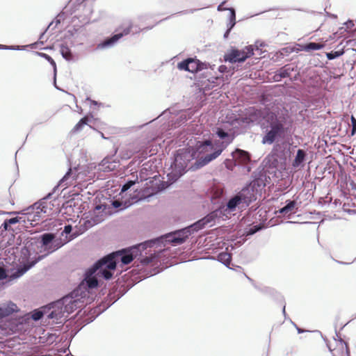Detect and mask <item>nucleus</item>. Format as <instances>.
<instances>
[{
    "instance_id": "6ab92c4d",
    "label": "nucleus",
    "mask_w": 356,
    "mask_h": 356,
    "mask_svg": "<svg viewBox=\"0 0 356 356\" xmlns=\"http://www.w3.org/2000/svg\"><path fill=\"white\" fill-rule=\"evenodd\" d=\"M18 307L16 304L11 301L3 302L0 305V320L6 318L12 314L17 312Z\"/></svg>"
},
{
    "instance_id": "4c0bfd02",
    "label": "nucleus",
    "mask_w": 356,
    "mask_h": 356,
    "mask_svg": "<svg viewBox=\"0 0 356 356\" xmlns=\"http://www.w3.org/2000/svg\"><path fill=\"white\" fill-rule=\"evenodd\" d=\"M341 346V356H350V350L348 343L340 339ZM332 356H337V353H332Z\"/></svg>"
},
{
    "instance_id": "e433bc0d",
    "label": "nucleus",
    "mask_w": 356,
    "mask_h": 356,
    "mask_svg": "<svg viewBox=\"0 0 356 356\" xmlns=\"http://www.w3.org/2000/svg\"><path fill=\"white\" fill-rule=\"evenodd\" d=\"M133 177H136L134 180H127L122 186L121 188V193L127 192L129 189H130L136 182H138V176L133 175Z\"/></svg>"
},
{
    "instance_id": "7ed1b4c3",
    "label": "nucleus",
    "mask_w": 356,
    "mask_h": 356,
    "mask_svg": "<svg viewBox=\"0 0 356 356\" xmlns=\"http://www.w3.org/2000/svg\"><path fill=\"white\" fill-rule=\"evenodd\" d=\"M85 296L86 294L80 293V289H76L70 294L54 302L47 314L48 318L56 320V323H61L69 314L82 307L81 299Z\"/></svg>"
},
{
    "instance_id": "f704fd0d",
    "label": "nucleus",
    "mask_w": 356,
    "mask_h": 356,
    "mask_svg": "<svg viewBox=\"0 0 356 356\" xmlns=\"http://www.w3.org/2000/svg\"><path fill=\"white\" fill-rule=\"evenodd\" d=\"M35 54L37 55H38L39 56L47 60V61H48L51 64V65L53 67V69H54V78H55L56 76L57 69H56V62L54 61V60L49 55H48L45 53L36 51Z\"/></svg>"
},
{
    "instance_id": "f03ea898",
    "label": "nucleus",
    "mask_w": 356,
    "mask_h": 356,
    "mask_svg": "<svg viewBox=\"0 0 356 356\" xmlns=\"http://www.w3.org/2000/svg\"><path fill=\"white\" fill-rule=\"evenodd\" d=\"M261 128L263 131L261 140L263 145H273L284 139L291 134V129L286 119L271 111L267 112L264 116Z\"/></svg>"
},
{
    "instance_id": "0e129e2a",
    "label": "nucleus",
    "mask_w": 356,
    "mask_h": 356,
    "mask_svg": "<svg viewBox=\"0 0 356 356\" xmlns=\"http://www.w3.org/2000/svg\"><path fill=\"white\" fill-rule=\"evenodd\" d=\"M86 100L90 101V103H91L92 104H93V105H97V104H98V102H97V101H95V100H92V99H90L89 97H88V98L86 99Z\"/></svg>"
},
{
    "instance_id": "7c9ffc66",
    "label": "nucleus",
    "mask_w": 356,
    "mask_h": 356,
    "mask_svg": "<svg viewBox=\"0 0 356 356\" xmlns=\"http://www.w3.org/2000/svg\"><path fill=\"white\" fill-rule=\"evenodd\" d=\"M60 54L62 55L63 58L65 59L67 61L73 60L74 56L71 51V49L67 46L62 44L60 46Z\"/></svg>"
},
{
    "instance_id": "b1692460",
    "label": "nucleus",
    "mask_w": 356,
    "mask_h": 356,
    "mask_svg": "<svg viewBox=\"0 0 356 356\" xmlns=\"http://www.w3.org/2000/svg\"><path fill=\"white\" fill-rule=\"evenodd\" d=\"M172 171L168 174V181L170 184H172L177 181L186 172L181 171L180 169L176 168L172 164L171 165Z\"/></svg>"
},
{
    "instance_id": "473e14b6",
    "label": "nucleus",
    "mask_w": 356,
    "mask_h": 356,
    "mask_svg": "<svg viewBox=\"0 0 356 356\" xmlns=\"http://www.w3.org/2000/svg\"><path fill=\"white\" fill-rule=\"evenodd\" d=\"M90 121V118H88V116H84L74 127V128L72 130V132L76 133V132L80 131L81 130H82L83 127L85 125L88 124V122Z\"/></svg>"
},
{
    "instance_id": "09e8293b",
    "label": "nucleus",
    "mask_w": 356,
    "mask_h": 356,
    "mask_svg": "<svg viewBox=\"0 0 356 356\" xmlns=\"http://www.w3.org/2000/svg\"><path fill=\"white\" fill-rule=\"evenodd\" d=\"M280 72H279V70H277L275 72V74L273 76V79L275 81H277V82H279L282 79H284V77H281L280 76Z\"/></svg>"
},
{
    "instance_id": "4d7b16f0",
    "label": "nucleus",
    "mask_w": 356,
    "mask_h": 356,
    "mask_svg": "<svg viewBox=\"0 0 356 356\" xmlns=\"http://www.w3.org/2000/svg\"><path fill=\"white\" fill-rule=\"evenodd\" d=\"M10 225L7 223V220H5L2 224V227L5 230H8L10 227Z\"/></svg>"
},
{
    "instance_id": "0eeeda50",
    "label": "nucleus",
    "mask_w": 356,
    "mask_h": 356,
    "mask_svg": "<svg viewBox=\"0 0 356 356\" xmlns=\"http://www.w3.org/2000/svg\"><path fill=\"white\" fill-rule=\"evenodd\" d=\"M191 235V231L186 227L156 238H154L153 240H156L154 241V245L161 243L164 245H165V243H171L173 245H177L184 243Z\"/></svg>"
},
{
    "instance_id": "4468645a",
    "label": "nucleus",
    "mask_w": 356,
    "mask_h": 356,
    "mask_svg": "<svg viewBox=\"0 0 356 356\" xmlns=\"http://www.w3.org/2000/svg\"><path fill=\"white\" fill-rule=\"evenodd\" d=\"M111 211L110 206L105 202H100L99 204L95 205L93 210L90 212V216L93 218L95 221L97 219L99 220V223L102 222L106 216L111 215Z\"/></svg>"
},
{
    "instance_id": "f8f14e48",
    "label": "nucleus",
    "mask_w": 356,
    "mask_h": 356,
    "mask_svg": "<svg viewBox=\"0 0 356 356\" xmlns=\"http://www.w3.org/2000/svg\"><path fill=\"white\" fill-rule=\"evenodd\" d=\"M219 216V211L216 210L209 213L208 215L204 216V218L198 220L194 223L191 224L189 226H187L189 231H191V234H193L194 232H198L199 230L204 228L207 225L211 223Z\"/></svg>"
},
{
    "instance_id": "338daca9",
    "label": "nucleus",
    "mask_w": 356,
    "mask_h": 356,
    "mask_svg": "<svg viewBox=\"0 0 356 356\" xmlns=\"http://www.w3.org/2000/svg\"><path fill=\"white\" fill-rule=\"evenodd\" d=\"M47 29H48L47 28V29H45V31H44V32H42V33L40 34V40H41V39L43 38V36H44V35L45 34V32L47 31Z\"/></svg>"
},
{
    "instance_id": "c9c22d12",
    "label": "nucleus",
    "mask_w": 356,
    "mask_h": 356,
    "mask_svg": "<svg viewBox=\"0 0 356 356\" xmlns=\"http://www.w3.org/2000/svg\"><path fill=\"white\" fill-rule=\"evenodd\" d=\"M227 10L229 11V23L227 26H229L230 28H234L236 24V10L234 8H228Z\"/></svg>"
},
{
    "instance_id": "864d4df0",
    "label": "nucleus",
    "mask_w": 356,
    "mask_h": 356,
    "mask_svg": "<svg viewBox=\"0 0 356 356\" xmlns=\"http://www.w3.org/2000/svg\"><path fill=\"white\" fill-rule=\"evenodd\" d=\"M218 71L220 73H225L226 72H227V67L226 65H221L218 67Z\"/></svg>"
},
{
    "instance_id": "a211bd4d",
    "label": "nucleus",
    "mask_w": 356,
    "mask_h": 356,
    "mask_svg": "<svg viewBox=\"0 0 356 356\" xmlns=\"http://www.w3.org/2000/svg\"><path fill=\"white\" fill-rule=\"evenodd\" d=\"M83 222L81 223V220L79 222V230L75 231L72 236V238L78 236L79 235L84 233L86 232L88 229L92 227L93 226L97 225L99 223V220L97 219L96 221L93 219L92 217L90 216V218L88 217H86V218L83 219Z\"/></svg>"
},
{
    "instance_id": "2f4dec72",
    "label": "nucleus",
    "mask_w": 356,
    "mask_h": 356,
    "mask_svg": "<svg viewBox=\"0 0 356 356\" xmlns=\"http://www.w3.org/2000/svg\"><path fill=\"white\" fill-rule=\"evenodd\" d=\"M278 70L280 72L281 77L286 78L289 77L291 72L296 70V67H293L291 65L287 64L280 67Z\"/></svg>"
},
{
    "instance_id": "1a4fd4ad",
    "label": "nucleus",
    "mask_w": 356,
    "mask_h": 356,
    "mask_svg": "<svg viewBox=\"0 0 356 356\" xmlns=\"http://www.w3.org/2000/svg\"><path fill=\"white\" fill-rule=\"evenodd\" d=\"M193 159L197 160V157L193 147L182 148L176 152L172 164L181 171L186 172L188 163Z\"/></svg>"
},
{
    "instance_id": "8fccbe9b",
    "label": "nucleus",
    "mask_w": 356,
    "mask_h": 356,
    "mask_svg": "<svg viewBox=\"0 0 356 356\" xmlns=\"http://www.w3.org/2000/svg\"><path fill=\"white\" fill-rule=\"evenodd\" d=\"M60 15H58L54 21H52L49 24V26H47V29H49L50 26L54 24L55 23L56 24V26L59 24L60 23Z\"/></svg>"
},
{
    "instance_id": "680f3d73",
    "label": "nucleus",
    "mask_w": 356,
    "mask_h": 356,
    "mask_svg": "<svg viewBox=\"0 0 356 356\" xmlns=\"http://www.w3.org/2000/svg\"><path fill=\"white\" fill-rule=\"evenodd\" d=\"M325 13H326V15L327 17H332V18H334V19L337 18V15H334V14H332V13H328V12H326V11H325Z\"/></svg>"
},
{
    "instance_id": "c756f323",
    "label": "nucleus",
    "mask_w": 356,
    "mask_h": 356,
    "mask_svg": "<svg viewBox=\"0 0 356 356\" xmlns=\"http://www.w3.org/2000/svg\"><path fill=\"white\" fill-rule=\"evenodd\" d=\"M27 212L25 213L27 217V220L31 222V224L33 225V222H36L40 220L41 218L42 213L39 210H27Z\"/></svg>"
},
{
    "instance_id": "6e6d98bb",
    "label": "nucleus",
    "mask_w": 356,
    "mask_h": 356,
    "mask_svg": "<svg viewBox=\"0 0 356 356\" xmlns=\"http://www.w3.org/2000/svg\"><path fill=\"white\" fill-rule=\"evenodd\" d=\"M225 3V1H224L222 3L218 6L217 10L218 11H222V10H227L228 8H224L223 4Z\"/></svg>"
},
{
    "instance_id": "2eb2a0df",
    "label": "nucleus",
    "mask_w": 356,
    "mask_h": 356,
    "mask_svg": "<svg viewBox=\"0 0 356 356\" xmlns=\"http://www.w3.org/2000/svg\"><path fill=\"white\" fill-rule=\"evenodd\" d=\"M254 185L250 184L243 187L241 191L238 193L239 197L243 202L245 207L249 206V204L257 199L256 193L254 191Z\"/></svg>"
},
{
    "instance_id": "a19ab883",
    "label": "nucleus",
    "mask_w": 356,
    "mask_h": 356,
    "mask_svg": "<svg viewBox=\"0 0 356 356\" xmlns=\"http://www.w3.org/2000/svg\"><path fill=\"white\" fill-rule=\"evenodd\" d=\"M44 314L42 311L35 309L32 312L31 318L33 321H37L42 319L44 316Z\"/></svg>"
},
{
    "instance_id": "9d476101",
    "label": "nucleus",
    "mask_w": 356,
    "mask_h": 356,
    "mask_svg": "<svg viewBox=\"0 0 356 356\" xmlns=\"http://www.w3.org/2000/svg\"><path fill=\"white\" fill-rule=\"evenodd\" d=\"M252 55H254V49L251 45L246 47L243 50L232 48L225 54L224 60L230 63H243Z\"/></svg>"
},
{
    "instance_id": "a878e982",
    "label": "nucleus",
    "mask_w": 356,
    "mask_h": 356,
    "mask_svg": "<svg viewBox=\"0 0 356 356\" xmlns=\"http://www.w3.org/2000/svg\"><path fill=\"white\" fill-rule=\"evenodd\" d=\"M296 206V202L291 200H287L285 202V205L282 207V208L279 209L277 213L282 214V215H286L289 213H291L293 210L295 209Z\"/></svg>"
},
{
    "instance_id": "4be33fe9",
    "label": "nucleus",
    "mask_w": 356,
    "mask_h": 356,
    "mask_svg": "<svg viewBox=\"0 0 356 356\" xmlns=\"http://www.w3.org/2000/svg\"><path fill=\"white\" fill-rule=\"evenodd\" d=\"M232 156L235 161L234 165L245 163L250 159L249 153L241 149H236L232 152Z\"/></svg>"
},
{
    "instance_id": "79ce46f5",
    "label": "nucleus",
    "mask_w": 356,
    "mask_h": 356,
    "mask_svg": "<svg viewBox=\"0 0 356 356\" xmlns=\"http://www.w3.org/2000/svg\"><path fill=\"white\" fill-rule=\"evenodd\" d=\"M102 167L104 168V170H106V171H111V170H113L115 168V164L113 165L112 163H109L106 159H104L102 161Z\"/></svg>"
},
{
    "instance_id": "603ef678",
    "label": "nucleus",
    "mask_w": 356,
    "mask_h": 356,
    "mask_svg": "<svg viewBox=\"0 0 356 356\" xmlns=\"http://www.w3.org/2000/svg\"><path fill=\"white\" fill-rule=\"evenodd\" d=\"M262 291L264 292V293H269L270 295H273L274 293H277V292L274 289H273L271 288H268V287H266L265 289H264L262 290Z\"/></svg>"
},
{
    "instance_id": "bb28decb",
    "label": "nucleus",
    "mask_w": 356,
    "mask_h": 356,
    "mask_svg": "<svg viewBox=\"0 0 356 356\" xmlns=\"http://www.w3.org/2000/svg\"><path fill=\"white\" fill-rule=\"evenodd\" d=\"M158 257L159 256L158 254H156V251H154V252L152 253L151 250H149V255L143 257L140 259L141 265L143 267L147 266L151 264L154 265L155 262L158 260Z\"/></svg>"
},
{
    "instance_id": "20e7f679",
    "label": "nucleus",
    "mask_w": 356,
    "mask_h": 356,
    "mask_svg": "<svg viewBox=\"0 0 356 356\" xmlns=\"http://www.w3.org/2000/svg\"><path fill=\"white\" fill-rule=\"evenodd\" d=\"M156 240H149L131 247L121 249L113 252L102 259L106 264V267L113 275L116 269L117 264L120 261L123 265L130 264L138 255H142V252L147 249L154 246Z\"/></svg>"
},
{
    "instance_id": "e2e57ef3",
    "label": "nucleus",
    "mask_w": 356,
    "mask_h": 356,
    "mask_svg": "<svg viewBox=\"0 0 356 356\" xmlns=\"http://www.w3.org/2000/svg\"><path fill=\"white\" fill-rule=\"evenodd\" d=\"M159 273V270H157L156 268H154L153 269V272H152V273H150L149 276H152V275H156V274H157V273Z\"/></svg>"
},
{
    "instance_id": "412c9836",
    "label": "nucleus",
    "mask_w": 356,
    "mask_h": 356,
    "mask_svg": "<svg viewBox=\"0 0 356 356\" xmlns=\"http://www.w3.org/2000/svg\"><path fill=\"white\" fill-rule=\"evenodd\" d=\"M239 206L245 207V204L241 198L239 197L238 194L236 193L227 201L224 211L228 213H231L234 211L236 207Z\"/></svg>"
},
{
    "instance_id": "f3484780",
    "label": "nucleus",
    "mask_w": 356,
    "mask_h": 356,
    "mask_svg": "<svg viewBox=\"0 0 356 356\" xmlns=\"http://www.w3.org/2000/svg\"><path fill=\"white\" fill-rule=\"evenodd\" d=\"M300 48L295 49V48H290V47H286L283 48L282 51H284L286 54H289L293 51L298 52L299 51H310L314 50H320L323 49L325 45L323 44L316 43V42H308L305 44L300 45L298 44Z\"/></svg>"
},
{
    "instance_id": "69168bd1",
    "label": "nucleus",
    "mask_w": 356,
    "mask_h": 356,
    "mask_svg": "<svg viewBox=\"0 0 356 356\" xmlns=\"http://www.w3.org/2000/svg\"><path fill=\"white\" fill-rule=\"evenodd\" d=\"M294 325L296 326V330L298 331V333H302L304 332V330L300 327H298L296 324H294Z\"/></svg>"
},
{
    "instance_id": "72a5a7b5",
    "label": "nucleus",
    "mask_w": 356,
    "mask_h": 356,
    "mask_svg": "<svg viewBox=\"0 0 356 356\" xmlns=\"http://www.w3.org/2000/svg\"><path fill=\"white\" fill-rule=\"evenodd\" d=\"M123 294L124 293L117 290L111 291L107 296V298L110 300L108 305H113L114 302L118 300L123 296Z\"/></svg>"
},
{
    "instance_id": "bf43d9fd",
    "label": "nucleus",
    "mask_w": 356,
    "mask_h": 356,
    "mask_svg": "<svg viewBox=\"0 0 356 356\" xmlns=\"http://www.w3.org/2000/svg\"><path fill=\"white\" fill-rule=\"evenodd\" d=\"M232 163V161L229 160V159H226L225 160V164H226L227 168L232 169V166L230 165V163Z\"/></svg>"
},
{
    "instance_id": "dca6fc26",
    "label": "nucleus",
    "mask_w": 356,
    "mask_h": 356,
    "mask_svg": "<svg viewBox=\"0 0 356 356\" xmlns=\"http://www.w3.org/2000/svg\"><path fill=\"white\" fill-rule=\"evenodd\" d=\"M140 200V197H137L136 195H133L128 200H113L111 201V204H108L111 208V213H113V210L114 209H118L119 211H122L129 207L131 205L134 203L138 202Z\"/></svg>"
},
{
    "instance_id": "f257e3e1",
    "label": "nucleus",
    "mask_w": 356,
    "mask_h": 356,
    "mask_svg": "<svg viewBox=\"0 0 356 356\" xmlns=\"http://www.w3.org/2000/svg\"><path fill=\"white\" fill-rule=\"evenodd\" d=\"M64 244L60 238H56L51 232H45L38 236L28 238L25 248L29 259L19 265L10 275H8L6 269L0 267V281L8 277L11 280L20 277L38 262L63 247Z\"/></svg>"
},
{
    "instance_id": "3c124183",
    "label": "nucleus",
    "mask_w": 356,
    "mask_h": 356,
    "mask_svg": "<svg viewBox=\"0 0 356 356\" xmlns=\"http://www.w3.org/2000/svg\"><path fill=\"white\" fill-rule=\"evenodd\" d=\"M170 183L167 181H162L161 184V186L159 188V191H163L165 189H166L167 188H168L170 186Z\"/></svg>"
},
{
    "instance_id": "423d86ee",
    "label": "nucleus",
    "mask_w": 356,
    "mask_h": 356,
    "mask_svg": "<svg viewBox=\"0 0 356 356\" xmlns=\"http://www.w3.org/2000/svg\"><path fill=\"white\" fill-rule=\"evenodd\" d=\"M105 267L106 264L101 258L86 271L84 278L77 288L80 289V293L86 294L85 291L97 288L99 284V278L100 277L106 280L113 277V274L108 268Z\"/></svg>"
},
{
    "instance_id": "58836bf2",
    "label": "nucleus",
    "mask_w": 356,
    "mask_h": 356,
    "mask_svg": "<svg viewBox=\"0 0 356 356\" xmlns=\"http://www.w3.org/2000/svg\"><path fill=\"white\" fill-rule=\"evenodd\" d=\"M344 54L343 49L339 51H331L326 53V57L328 60H334L342 56Z\"/></svg>"
},
{
    "instance_id": "052dcab7",
    "label": "nucleus",
    "mask_w": 356,
    "mask_h": 356,
    "mask_svg": "<svg viewBox=\"0 0 356 356\" xmlns=\"http://www.w3.org/2000/svg\"><path fill=\"white\" fill-rule=\"evenodd\" d=\"M350 186L352 190L356 191V184L354 181H351Z\"/></svg>"
},
{
    "instance_id": "ddd939ff",
    "label": "nucleus",
    "mask_w": 356,
    "mask_h": 356,
    "mask_svg": "<svg viewBox=\"0 0 356 356\" xmlns=\"http://www.w3.org/2000/svg\"><path fill=\"white\" fill-rule=\"evenodd\" d=\"M219 216V211L216 210L209 213L208 215L204 216V218L198 220L194 223L191 224L189 226H187L189 231H191V234H193L194 232H198L199 230L204 228L207 225L211 223Z\"/></svg>"
},
{
    "instance_id": "c85d7f7f",
    "label": "nucleus",
    "mask_w": 356,
    "mask_h": 356,
    "mask_svg": "<svg viewBox=\"0 0 356 356\" xmlns=\"http://www.w3.org/2000/svg\"><path fill=\"white\" fill-rule=\"evenodd\" d=\"M217 260L224 264L226 267L231 268L229 265L232 262V255L227 252H220L217 256Z\"/></svg>"
},
{
    "instance_id": "a18cd8bd",
    "label": "nucleus",
    "mask_w": 356,
    "mask_h": 356,
    "mask_svg": "<svg viewBox=\"0 0 356 356\" xmlns=\"http://www.w3.org/2000/svg\"><path fill=\"white\" fill-rule=\"evenodd\" d=\"M0 49L20 50L21 48L19 46H6L0 44Z\"/></svg>"
},
{
    "instance_id": "37998d69",
    "label": "nucleus",
    "mask_w": 356,
    "mask_h": 356,
    "mask_svg": "<svg viewBox=\"0 0 356 356\" xmlns=\"http://www.w3.org/2000/svg\"><path fill=\"white\" fill-rule=\"evenodd\" d=\"M262 227L261 224L254 225L253 227H250L247 230L246 233L248 235H253L257 232L260 231Z\"/></svg>"
},
{
    "instance_id": "aec40b11",
    "label": "nucleus",
    "mask_w": 356,
    "mask_h": 356,
    "mask_svg": "<svg viewBox=\"0 0 356 356\" xmlns=\"http://www.w3.org/2000/svg\"><path fill=\"white\" fill-rule=\"evenodd\" d=\"M261 112L259 110L253 108L248 111V116L236 118V123L241 124V123L250 124L257 121L261 118Z\"/></svg>"
},
{
    "instance_id": "c03bdc74",
    "label": "nucleus",
    "mask_w": 356,
    "mask_h": 356,
    "mask_svg": "<svg viewBox=\"0 0 356 356\" xmlns=\"http://www.w3.org/2000/svg\"><path fill=\"white\" fill-rule=\"evenodd\" d=\"M6 220H7V223H8L11 225H14L17 222H19L22 220V217L17 216V217L10 218L6 219Z\"/></svg>"
},
{
    "instance_id": "774afa93",
    "label": "nucleus",
    "mask_w": 356,
    "mask_h": 356,
    "mask_svg": "<svg viewBox=\"0 0 356 356\" xmlns=\"http://www.w3.org/2000/svg\"><path fill=\"white\" fill-rule=\"evenodd\" d=\"M145 170H147V169L145 168H143L140 170V175L143 173H145Z\"/></svg>"
},
{
    "instance_id": "5fc2aeb1",
    "label": "nucleus",
    "mask_w": 356,
    "mask_h": 356,
    "mask_svg": "<svg viewBox=\"0 0 356 356\" xmlns=\"http://www.w3.org/2000/svg\"><path fill=\"white\" fill-rule=\"evenodd\" d=\"M233 28H230L229 26H227V31H225V33H224V38L225 39H227L231 32V31L232 30Z\"/></svg>"
},
{
    "instance_id": "49530a36",
    "label": "nucleus",
    "mask_w": 356,
    "mask_h": 356,
    "mask_svg": "<svg viewBox=\"0 0 356 356\" xmlns=\"http://www.w3.org/2000/svg\"><path fill=\"white\" fill-rule=\"evenodd\" d=\"M351 136H354L356 134V119L353 115L351 116Z\"/></svg>"
},
{
    "instance_id": "13d9d810",
    "label": "nucleus",
    "mask_w": 356,
    "mask_h": 356,
    "mask_svg": "<svg viewBox=\"0 0 356 356\" xmlns=\"http://www.w3.org/2000/svg\"><path fill=\"white\" fill-rule=\"evenodd\" d=\"M346 25L348 29H351L355 26L353 21L350 19L347 21Z\"/></svg>"
},
{
    "instance_id": "9b49d317",
    "label": "nucleus",
    "mask_w": 356,
    "mask_h": 356,
    "mask_svg": "<svg viewBox=\"0 0 356 356\" xmlns=\"http://www.w3.org/2000/svg\"><path fill=\"white\" fill-rule=\"evenodd\" d=\"M131 26H129L124 28L122 31L115 33L110 37L105 38L103 41L99 42L97 46V49H104L106 48L112 47L115 43L123 36L130 33Z\"/></svg>"
},
{
    "instance_id": "39448f33",
    "label": "nucleus",
    "mask_w": 356,
    "mask_h": 356,
    "mask_svg": "<svg viewBox=\"0 0 356 356\" xmlns=\"http://www.w3.org/2000/svg\"><path fill=\"white\" fill-rule=\"evenodd\" d=\"M197 160L189 168L192 171L197 170L213 160L216 159L221 154L223 148L220 145L214 144L212 140L206 139L202 141H198L194 147H192Z\"/></svg>"
},
{
    "instance_id": "de8ad7c7",
    "label": "nucleus",
    "mask_w": 356,
    "mask_h": 356,
    "mask_svg": "<svg viewBox=\"0 0 356 356\" xmlns=\"http://www.w3.org/2000/svg\"><path fill=\"white\" fill-rule=\"evenodd\" d=\"M72 226L71 225H67L64 227L62 234H65L66 235L70 234L72 232Z\"/></svg>"
},
{
    "instance_id": "393cba45",
    "label": "nucleus",
    "mask_w": 356,
    "mask_h": 356,
    "mask_svg": "<svg viewBox=\"0 0 356 356\" xmlns=\"http://www.w3.org/2000/svg\"><path fill=\"white\" fill-rule=\"evenodd\" d=\"M307 153L305 149H298L295 156V159L292 163V165L294 168H298L301 165H303L304 163L306 161Z\"/></svg>"
},
{
    "instance_id": "6e6552de",
    "label": "nucleus",
    "mask_w": 356,
    "mask_h": 356,
    "mask_svg": "<svg viewBox=\"0 0 356 356\" xmlns=\"http://www.w3.org/2000/svg\"><path fill=\"white\" fill-rule=\"evenodd\" d=\"M72 175V170L70 168L63 177L60 180L58 185L54 187L52 191L49 193L44 197L40 200L38 202L34 203L32 206L27 208V210H39L41 213H48L51 210L50 203L47 200L51 198L53 194L56 193L60 185L64 186L63 183Z\"/></svg>"
},
{
    "instance_id": "5701e85b",
    "label": "nucleus",
    "mask_w": 356,
    "mask_h": 356,
    "mask_svg": "<svg viewBox=\"0 0 356 356\" xmlns=\"http://www.w3.org/2000/svg\"><path fill=\"white\" fill-rule=\"evenodd\" d=\"M215 133L219 138L223 140L227 144L231 143L234 138V136L232 134L221 127H217Z\"/></svg>"
},
{
    "instance_id": "ea45409f",
    "label": "nucleus",
    "mask_w": 356,
    "mask_h": 356,
    "mask_svg": "<svg viewBox=\"0 0 356 356\" xmlns=\"http://www.w3.org/2000/svg\"><path fill=\"white\" fill-rule=\"evenodd\" d=\"M191 62V58H188L177 64V68L180 70H184L186 72H189V64Z\"/></svg>"
},
{
    "instance_id": "cd10ccee",
    "label": "nucleus",
    "mask_w": 356,
    "mask_h": 356,
    "mask_svg": "<svg viewBox=\"0 0 356 356\" xmlns=\"http://www.w3.org/2000/svg\"><path fill=\"white\" fill-rule=\"evenodd\" d=\"M204 66L205 63L200 62L199 60L196 58H191V62L189 64V72L192 73H195L204 69Z\"/></svg>"
}]
</instances>
